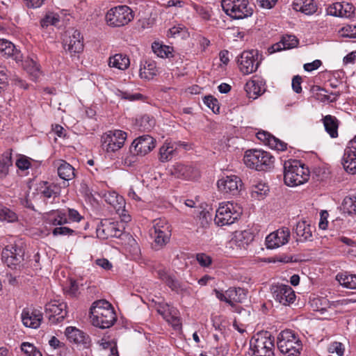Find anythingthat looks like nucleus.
Instances as JSON below:
<instances>
[{"instance_id": "obj_1", "label": "nucleus", "mask_w": 356, "mask_h": 356, "mask_svg": "<svg viewBox=\"0 0 356 356\" xmlns=\"http://www.w3.org/2000/svg\"><path fill=\"white\" fill-rule=\"evenodd\" d=\"M90 318L92 324L101 329L111 327L117 319L112 305L105 300H99L92 303L90 309Z\"/></svg>"}, {"instance_id": "obj_2", "label": "nucleus", "mask_w": 356, "mask_h": 356, "mask_svg": "<svg viewBox=\"0 0 356 356\" xmlns=\"http://www.w3.org/2000/svg\"><path fill=\"white\" fill-rule=\"evenodd\" d=\"M309 177L308 168L300 161H287L284 165V181L289 186H296L307 182Z\"/></svg>"}, {"instance_id": "obj_3", "label": "nucleus", "mask_w": 356, "mask_h": 356, "mask_svg": "<svg viewBox=\"0 0 356 356\" xmlns=\"http://www.w3.org/2000/svg\"><path fill=\"white\" fill-rule=\"evenodd\" d=\"M251 356H273L275 338L270 332L262 331L254 334L250 340Z\"/></svg>"}, {"instance_id": "obj_4", "label": "nucleus", "mask_w": 356, "mask_h": 356, "mask_svg": "<svg viewBox=\"0 0 356 356\" xmlns=\"http://www.w3.org/2000/svg\"><path fill=\"white\" fill-rule=\"evenodd\" d=\"M243 161L250 168L259 171H266L273 167L275 158L268 152L261 149H248Z\"/></svg>"}, {"instance_id": "obj_5", "label": "nucleus", "mask_w": 356, "mask_h": 356, "mask_svg": "<svg viewBox=\"0 0 356 356\" xmlns=\"http://www.w3.org/2000/svg\"><path fill=\"white\" fill-rule=\"evenodd\" d=\"M277 348L286 356H298L302 349L298 334L291 330L282 331L277 339Z\"/></svg>"}, {"instance_id": "obj_6", "label": "nucleus", "mask_w": 356, "mask_h": 356, "mask_svg": "<svg viewBox=\"0 0 356 356\" xmlns=\"http://www.w3.org/2000/svg\"><path fill=\"white\" fill-rule=\"evenodd\" d=\"M156 146L155 139L149 135H143L136 138L129 147L130 156L124 159V163L128 166L136 161L135 156H145Z\"/></svg>"}, {"instance_id": "obj_7", "label": "nucleus", "mask_w": 356, "mask_h": 356, "mask_svg": "<svg viewBox=\"0 0 356 356\" xmlns=\"http://www.w3.org/2000/svg\"><path fill=\"white\" fill-rule=\"evenodd\" d=\"M221 6L223 11L235 19L247 18L253 13L248 0H222Z\"/></svg>"}, {"instance_id": "obj_8", "label": "nucleus", "mask_w": 356, "mask_h": 356, "mask_svg": "<svg viewBox=\"0 0 356 356\" xmlns=\"http://www.w3.org/2000/svg\"><path fill=\"white\" fill-rule=\"evenodd\" d=\"M242 214V209L232 202L222 203L216 211L215 222L218 226L233 224Z\"/></svg>"}, {"instance_id": "obj_9", "label": "nucleus", "mask_w": 356, "mask_h": 356, "mask_svg": "<svg viewBox=\"0 0 356 356\" xmlns=\"http://www.w3.org/2000/svg\"><path fill=\"white\" fill-rule=\"evenodd\" d=\"M133 10L127 6H118L111 8L106 15V21L108 26L121 27L128 24L134 19Z\"/></svg>"}, {"instance_id": "obj_10", "label": "nucleus", "mask_w": 356, "mask_h": 356, "mask_svg": "<svg viewBox=\"0 0 356 356\" xmlns=\"http://www.w3.org/2000/svg\"><path fill=\"white\" fill-rule=\"evenodd\" d=\"M24 249L22 244H10L2 250L1 259L8 267L20 270L21 264L24 261Z\"/></svg>"}, {"instance_id": "obj_11", "label": "nucleus", "mask_w": 356, "mask_h": 356, "mask_svg": "<svg viewBox=\"0 0 356 356\" xmlns=\"http://www.w3.org/2000/svg\"><path fill=\"white\" fill-rule=\"evenodd\" d=\"M127 136V133L121 130L108 131L102 136L103 148L107 152H115L122 147Z\"/></svg>"}, {"instance_id": "obj_12", "label": "nucleus", "mask_w": 356, "mask_h": 356, "mask_svg": "<svg viewBox=\"0 0 356 356\" xmlns=\"http://www.w3.org/2000/svg\"><path fill=\"white\" fill-rule=\"evenodd\" d=\"M259 54L257 50L244 51L238 59V64L241 72L244 74L254 72L261 63L259 60Z\"/></svg>"}, {"instance_id": "obj_13", "label": "nucleus", "mask_w": 356, "mask_h": 356, "mask_svg": "<svg viewBox=\"0 0 356 356\" xmlns=\"http://www.w3.org/2000/svg\"><path fill=\"white\" fill-rule=\"evenodd\" d=\"M217 186L222 193L237 195L241 190L243 183L238 176L229 175L220 179L217 182Z\"/></svg>"}, {"instance_id": "obj_14", "label": "nucleus", "mask_w": 356, "mask_h": 356, "mask_svg": "<svg viewBox=\"0 0 356 356\" xmlns=\"http://www.w3.org/2000/svg\"><path fill=\"white\" fill-rule=\"evenodd\" d=\"M151 236L154 238V242L159 246L165 245L170 240L171 230L169 225L164 220L159 219L155 220L153 231Z\"/></svg>"}, {"instance_id": "obj_15", "label": "nucleus", "mask_w": 356, "mask_h": 356, "mask_svg": "<svg viewBox=\"0 0 356 356\" xmlns=\"http://www.w3.org/2000/svg\"><path fill=\"white\" fill-rule=\"evenodd\" d=\"M67 305L59 300H53L46 304L45 312L49 314L48 318L52 323L62 321L67 315Z\"/></svg>"}, {"instance_id": "obj_16", "label": "nucleus", "mask_w": 356, "mask_h": 356, "mask_svg": "<svg viewBox=\"0 0 356 356\" xmlns=\"http://www.w3.org/2000/svg\"><path fill=\"white\" fill-rule=\"evenodd\" d=\"M271 291L275 300L283 305L293 303L296 299L295 292L289 285L278 284L273 286Z\"/></svg>"}, {"instance_id": "obj_17", "label": "nucleus", "mask_w": 356, "mask_h": 356, "mask_svg": "<svg viewBox=\"0 0 356 356\" xmlns=\"http://www.w3.org/2000/svg\"><path fill=\"white\" fill-rule=\"evenodd\" d=\"M290 238V231L287 227L279 229L266 238V245L268 249H275L288 243Z\"/></svg>"}, {"instance_id": "obj_18", "label": "nucleus", "mask_w": 356, "mask_h": 356, "mask_svg": "<svg viewBox=\"0 0 356 356\" xmlns=\"http://www.w3.org/2000/svg\"><path fill=\"white\" fill-rule=\"evenodd\" d=\"M354 13V6L347 2H336L327 8V13L334 17L351 18Z\"/></svg>"}, {"instance_id": "obj_19", "label": "nucleus", "mask_w": 356, "mask_h": 356, "mask_svg": "<svg viewBox=\"0 0 356 356\" xmlns=\"http://www.w3.org/2000/svg\"><path fill=\"white\" fill-rule=\"evenodd\" d=\"M83 38L80 31L74 30L69 39L64 40L63 45L66 51H69L71 56L79 54L83 50Z\"/></svg>"}, {"instance_id": "obj_20", "label": "nucleus", "mask_w": 356, "mask_h": 356, "mask_svg": "<svg viewBox=\"0 0 356 356\" xmlns=\"http://www.w3.org/2000/svg\"><path fill=\"white\" fill-rule=\"evenodd\" d=\"M21 318L24 326L38 328L42 320V314L39 310L26 308L23 309Z\"/></svg>"}, {"instance_id": "obj_21", "label": "nucleus", "mask_w": 356, "mask_h": 356, "mask_svg": "<svg viewBox=\"0 0 356 356\" xmlns=\"http://www.w3.org/2000/svg\"><path fill=\"white\" fill-rule=\"evenodd\" d=\"M259 140L263 141L266 145H268L271 149L277 151H284L286 149L287 144L280 139L275 138L270 133L261 131H259L257 134Z\"/></svg>"}, {"instance_id": "obj_22", "label": "nucleus", "mask_w": 356, "mask_h": 356, "mask_svg": "<svg viewBox=\"0 0 356 356\" xmlns=\"http://www.w3.org/2000/svg\"><path fill=\"white\" fill-rule=\"evenodd\" d=\"M96 232L97 236L103 239L109 237H120L122 234V231L116 227L115 223L108 221L101 222V225H98Z\"/></svg>"}, {"instance_id": "obj_23", "label": "nucleus", "mask_w": 356, "mask_h": 356, "mask_svg": "<svg viewBox=\"0 0 356 356\" xmlns=\"http://www.w3.org/2000/svg\"><path fill=\"white\" fill-rule=\"evenodd\" d=\"M44 220L52 226L63 225L69 222L67 214L63 210H52L47 213Z\"/></svg>"}, {"instance_id": "obj_24", "label": "nucleus", "mask_w": 356, "mask_h": 356, "mask_svg": "<svg viewBox=\"0 0 356 356\" xmlns=\"http://www.w3.org/2000/svg\"><path fill=\"white\" fill-rule=\"evenodd\" d=\"M298 40L295 35H286L282 36L281 40L269 48L270 53H275L283 49H289L297 47Z\"/></svg>"}, {"instance_id": "obj_25", "label": "nucleus", "mask_w": 356, "mask_h": 356, "mask_svg": "<svg viewBox=\"0 0 356 356\" xmlns=\"http://www.w3.org/2000/svg\"><path fill=\"white\" fill-rule=\"evenodd\" d=\"M0 52L4 56L12 57L16 62L22 61V54L8 40H0Z\"/></svg>"}, {"instance_id": "obj_26", "label": "nucleus", "mask_w": 356, "mask_h": 356, "mask_svg": "<svg viewBox=\"0 0 356 356\" xmlns=\"http://www.w3.org/2000/svg\"><path fill=\"white\" fill-rule=\"evenodd\" d=\"M342 165L344 170L352 175L356 173V152L350 151V149H345L342 158Z\"/></svg>"}, {"instance_id": "obj_27", "label": "nucleus", "mask_w": 356, "mask_h": 356, "mask_svg": "<svg viewBox=\"0 0 356 356\" xmlns=\"http://www.w3.org/2000/svg\"><path fill=\"white\" fill-rule=\"evenodd\" d=\"M295 232L296 236L298 237L296 239L298 242H304L312 240V227L309 225L307 224L305 221H301L297 223Z\"/></svg>"}, {"instance_id": "obj_28", "label": "nucleus", "mask_w": 356, "mask_h": 356, "mask_svg": "<svg viewBox=\"0 0 356 356\" xmlns=\"http://www.w3.org/2000/svg\"><path fill=\"white\" fill-rule=\"evenodd\" d=\"M130 60L129 57L123 54H116L111 56L108 60V65L111 67H115L120 70H125L129 67Z\"/></svg>"}, {"instance_id": "obj_29", "label": "nucleus", "mask_w": 356, "mask_h": 356, "mask_svg": "<svg viewBox=\"0 0 356 356\" xmlns=\"http://www.w3.org/2000/svg\"><path fill=\"white\" fill-rule=\"evenodd\" d=\"M323 122L326 132L332 138L338 137L339 120L331 115H325L323 118Z\"/></svg>"}, {"instance_id": "obj_30", "label": "nucleus", "mask_w": 356, "mask_h": 356, "mask_svg": "<svg viewBox=\"0 0 356 356\" xmlns=\"http://www.w3.org/2000/svg\"><path fill=\"white\" fill-rule=\"evenodd\" d=\"M193 168L182 163H176L170 169L171 174L177 178L191 179L193 177Z\"/></svg>"}, {"instance_id": "obj_31", "label": "nucleus", "mask_w": 356, "mask_h": 356, "mask_svg": "<svg viewBox=\"0 0 356 356\" xmlns=\"http://www.w3.org/2000/svg\"><path fill=\"white\" fill-rule=\"evenodd\" d=\"M229 305L234 306L236 302H243L247 298L246 291L242 288H229L227 290Z\"/></svg>"}, {"instance_id": "obj_32", "label": "nucleus", "mask_w": 356, "mask_h": 356, "mask_svg": "<svg viewBox=\"0 0 356 356\" xmlns=\"http://www.w3.org/2000/svg\"><path fill=\"white\" fill-rule=\"evenodd\" d=\"M261 83L259 80H252L245 84V89L249 98L255 99L264 93L265 90L262 88Z\"/></svg>"}, {"instance_id": "obj_33", "label": "nucleus", "mask_w": 356, "mask_h": 356, "mask_svg": "<svg viewBox=\"0 0 356 356\" xmlns=\"http://www.w3.org/2000/svg\"><path fill=\"white\" fill-rule=\"evenodd\" d=\"M177 147L171 142H165L159 149V160L166 162L172 159L176 154Z\"/></svg>"}, {"instance_id": "obj_34", "label": "nucleus", "mask_w": 356, "mask_h": 356, "mask_svg": "<svg viewBox=\"0 0 356 356\" xmlns=\"http://www.w3.org/2000/svg\"><path fill=\"white\" fill-rule=\"evenodd\" d=\"M336 280L340 285L350 289H356V275L350 274L348 272L339 273Z\"/></svg>"}, {"instance_id": "obj_35", "label": "nucleus", "mask_w": 356, "mask_h": 356, "mask_svg": "<svg viewBox=\"0 0 356 356\" xmlns=\"http://www.w3.org/2000/svg\"><path fill=\"white\" fill-rule=\"evenodd\" d=\"M253 239L254 234L249 229L237 231L234 234V241L238 247L245 248L250 244Z\"/></svg>"}, {"instance_id": "obj_36", "label": "nucleus", "mask_w": 356, "mask_h": 356, "mask_svg": "<svg viewBox=\"0 0 356 356\" xmlns=\"http://www.w3.org/2000/svg\"><path fill=\"white\" fill-rule=\"evenodd\" d=\"M58 175L60 179L70 181L74 178V168L65 161H61L60 165L58 167Z\"/></svg>"}, {"instance_id": "obj_37", "label": "nucleus", "mask_w": 356, "mask_h": 356, "mask_svg": "<svg viewBox=\"0 0 356 356\" xmlns=\"http://www.w3.org/2000/svg\"><path fill=\"white\" fill-rule=\"evenodd\" d=\"M12 153L11 152H4L0 157V177L3 178L8 174L9 168L12 166Z\"/></svg>"}, {"instance_id": "obj_38", "label": "nucleus", "mask_w": 356, "mask_h": 356, "mask_svg": "<svg viewBox=\"0 0 356 356\" xmlns=\"http://www.w3.org/2000/svg\"><path fill=\"white\" fill-rule=\"evenodd\" d=\"M152 51L157 56L161 58L172 57V47L163 45L158 42H154L152 44Z\"/></svg>"}, {"instance_id": "obj_39", "label": "nucleus", "mask_w": 356, "mask_h": 356, "mask_svg": "<svg viewBox=\"0 0 356 356\" xmlns=\"http://www.w3.org/2000/svg\"><path fill=\"white\" fill-rule=\"evenodd\" d=\"M156 63L154 61H146L144 67L140 69V76L141 79L150 80L156 75Z\"/></svg>"}, {"instance_id": "obj_40", "label": "nucleus", "mask_w": 356, "mask_h": 356, "mask_svg": "<svg viewBox=\"0 0 356 356\" xmlns=\"http://www.w3.org/2000/svg\"><path fill=\"white\" fill-rule=\"evenodd\" d=\"M22 62L23 68L31 76L33 80H36L40 75V68L37 63L31 58H27Z\"/></svg>"}, {"instance_id": "obj_41", "label": "nucleus", "mask_w": 356, "mask_h": 356, "mask_svg": "<svg viewBox=\"0 0 356 356\" xmlns=\"http://www.w3.org/2000/svg\"><path fill=\"white\" fill-rule=\"evenodd\" d=\"M335 302H330L327 299L325 298H314L311 302V305L314 308V310L320 312L321 314H323L325 312H326L327 308H330L332 306H335Z\"/></svg>"}, {"instance_id": "obj_42", "label": "nucleus", "mask_w": 356, "mask_h": 356, "mask_svg": "<svg viewBox=\"0 0 356 356\" xmlns=\"http://www.w3.org/2000/svg\"><path fill=\"white\" fill-rule=\"evenodd\" d=\"M294 9L300 10L305 15H312L317 10V6L314 3V0H305L302 4L296 3Z\"/></svg>"}, {"instance_id": "obj_43", "label": "nucleus", "mask_w": 356, "mask_h": 356, "mask_svg": "<svg viewBox=\"0 0 356 356\" xmlns=\"http://www.w3.org/2000/svg\"><path fill=\"white\" fill-rule=\"evenodd\" d=\"M67 337L76 343H85L86 336L84 332L75 328L69 327L66 329Z\"/></svg>"}, {"instance_id": "obj_44", "label": "nucleus", "mask_w": 356, "mask_h": 356, "mask_svg": "<svg viewBox=\"0 0 356 356\" xmlns=\"http://www.w3.org/2000/svg\"><path fill=\"white\" fill-rule=\"evenodd\" d=\"M155 124L154 120L147 115L142 116L137 120V125L139 129L143 131L151 130Z\"/></svg>"}, {"instance_id": "obj_45", "label": "nucleus", "mask_w": 356, "mask_h": 356, "mask_svg": "<svg viewBox=\"0 0 356 356\" xmlns=\"http://www.w3.org/2000/svg\"><path fill=\"white\" fill-rule=\"evenodd\" d=\"M312 91L314 92H316V95H318V96L319 95V97H318L317 99H319L321 102H334L336 101V99H337V97L340 96V92H331L330 93L331 95L335 96V97L333 98V99H331L329 95L319 94L318 92H321V91H324L325 92H327V91L325 88H321V86H314L312 88Z\"/></svg>"}, {"instance_id": "obj_46", "label": "nucleus", "mask_w": 356, "mask_h": 356, "mask_svg": "<svg viewBox=\"0 0 356 356\" xmlns=\"http://www.w3.org/2000/svg\"><path fill=\"white\" fill-rule=\"evenodd\" d=\"M172 291L177 293H182L187 291L185 286L177 280L175 276H172L168 282L165 284Z\"/></svg>"}, {"instance_id": "obj_47", "label": "nucleus", "mask_w": 356, "mask_h": 356, "mask_svg": "<svg viewBox=\"0 0 356 356\" xmlns=\"http://www.w3.org/2000/svg\"><path fill=\"white\" fill-rule=\"evenodd\" d=\"M343 206L349 214L356 215V193L346 197L343 202Z\"/></svg>"}, {"instance_id": "obj_48", "label": "nucleus", "mask_w": 356, "mask_h": 356, "mask_svg": "<svg viewBox=\"0 0 356 356\" xmlns=\"http://www.w3.org/2000/svg\"><path fill=\"white\" fill-rule=\"evenodd\" d=\"M21 350L26 356H42L40 351L29 342L22 343Z\"/></svg>"}, {"instance_id": "obj_49", "label": "nucleus", "mask_w": 356, "mask_h": 356, "mask_svg": "<svg viewBox=\"0 0 356 356\" xmlns=\"http://www.w3.org/2000/svg\"><path fill=\"white\" fill-rule=\"evenodd\" d=\"M16 218H17V216L13 211H12L8 207L0 204V220H7L8 222H13V221L15 220Z\"/></svg>"}, {"instance_id": "obj_50", "label": "nucleus", "mask_w": 356, "mask_h": 356, "mask_svg": "<svg viewBox=\"0 0 356 356\" xmlns=\"http://www.w3.org/2000/svg\"><path fill=\"white\" fill-rule=\"evenodd\" d=\"M44 187L41 191V194L42 196L47 199L49 198H55L58 196V188L54 184L47 185V183H45Z\"/></svg>"}, {"instance_id": "obj_51", "label": "nucleus", "mask_w": 356, "mask_h": 356, "mask_svg": "<svg viewBox=\"0 0 356 356\" xmlns=\"http://www.w3.org/2000/svg\"><path fill=\"white\" fill-rule=\"evenodd\" d=\"M203 102L214 113H220V106L216 98L211 95L205 96L203 99Z\"/></svg>"}, {"instance_id": "obj_52", "label": "nucleus", "mask_w": 356, "mask_h": 356, "mask_svg": "<svg viewBox=\"0 0 356 356\" xmlns=\"http://www.w3.org/2000/svg\"><path fill=\"white\" fill-rule=\"evenodd\" d=\"M60 21L59 16L54 13H49L40 20V25L42 27H47L49 25L56 26Z\"/></svg>"}, {"instance_id": "obj_53", "label": "nucleus", "mask_w": 356, "mask_h": 356, "mask_svg": "<svg viewBox=\"0 0 356 356\" xmlns=\"http://www.w3.org/2000/svg\"><path fill=\"white\" fill-rule=\"evenodd\" d=\"M340 33L343 38L356 39V26L350 24L346 25L341 29Z\"/></svg>"}, {"instance_id": "obj_54", "label": "nucleus", "mask_w": 356, "mask_h": 356, "mask_svg": "<svg viewBox=\"0 0 356 356\" xmlns=\"http://www.w3.org/2000/svg\"><path fill=\"white\" fill-rule=\"evenodd\" d=\"M75 231L72 229H70L67 227H63V225H60V227H55L52 230V234L54 236H71L74 234Z\"/></svg>"}, {"instance_id": "obj_55", "label": "nucleus", "mask_w": 356, "mask_h": 356, "mask_svg": "<svg viewBox=\"0 0 356 356\" xmlns=\"http://www.w3.org/2000/svg\"><path fill=\"white\" fill-rule=\"evenodd\" d=\"M344 350H345V348H344L343 345L341 343L337 342V341H334V342L332 343L328 348V351L330 353H335L339 356L343 355Z\"/></svg>"}, {"instance_id": "obj_56", "label": "nucleus", "mask_w": 356, "mask_h": 356, "mask_svg": "<svg viewBox=\"0 0 356 356\" xmlns=\"http://www.w3.org/2000/svg\"><path fill=\"white\" fill-rule=\"evenodd\" d=\"M196 259L202 267H209L212 263L211 257L204 253L197 254Z\"/></svg>"}, {"instance_id": "obj_57", "label": "nucleus", "mask_w": 356, "mask_h": 356, "mask_svg": "<svg viewBox=\"0 0 356 356\" xmlns=\"http://www.w3.org/2000/svg\"><path fill=\"white\" fill-rule=\"evenodd\" d=\"M154 273L156 276L165 284H166L170 278L172 276V275H170L168 272L163 268L156 269Z\"/></svg>"}, {"instance_id": "obj_58", "label": "nucleus", "mask_w": 356, "mask_h": 356, "mask_svg": "<svg viewBox=\"0 0 356 356\" xmlns=\"http://www.w3.org/2000/svg\"><path fill=\"white\" fill-rule=\"evenodd\" d=\"M195 10L197 13V14L204 20H209L211 18V13L206 8L195 5L194 6Z\"/></svg>"}, {"instance_id": "obj_59", "label": "nucleus", "mask_w": 356, "mask_h": 356, "mask_svg": "<svg viewBox=\"0 0 356 356\" xmlns=\"http://www.w3.org/2000/svg\"><path fill=\"white\" fill-rule=\"evenodd\" d=\"M266 188V186L261 184L253 186L252 188V195L254 197V195H257V196L265 195L268 191Z\"/></svg>"}, {"instance_id": "obj_60", "label": "nucleus", "mask_w": 356, "mask_h": 356, "mask_svg": "<svg viewBox=\"0 0 356 356\" xmlns=\"http://www.w3.org/2000/svg\"><path fill=\"white\" fill-rule=\"evenodd\" d=\"M302 77L299 75L294 76L292 79V88L296 93L302 92Z\"/></svg>"}, {"instance_id": "obj_61", "label": "nucleus", "mask_w": 356, "mask_h": 356, "mask_svg": "<svg viewBox=\"0 0 356 356\" xmlns=\"http://www.w3.org/2000/svg\"><path fill=\"white\" fill-rule=\"evenodd\" d=\"M322 65L320 60H315L312 63H306L304 65V70L307 72H312L318 69Z\"/></svg>"}, {"instance_id": "obj_62", "label": "nucleus", "mask_w": 356, "mask_h": 356, "mask_svg": "<svg viewBox=\"0 0 356 356\" xmlns=\"http://www.w3.org/2000/svg\"><path fill=\"white\" fill-rule=\"evenodd\" d=\"M44 0H23L24 5L29 8H37L40 7Z\"/></svg>"}, {"instance_id": "obj_63", "label": "nucleus", "mask_w": 356, "mask_h": 356, "mask_svg": "<svg viewBox=\"0 0 356 356\" xmlns=\"http://www.w3.org/2000/svg\"><path fill=\"white\" fill-rule=\"evenodd\" d=\"M30 165V162L25 158H20L16 161V165L20 170H27Z\"/></svg>"}, {"instance_id": "obj_64", "label": "nucleus", "mask_w": 356, "mask_h": 356, "mask_svg": "<svg viewBox=\"0 0 356 356\" xmlns=\"http://www.w3.org/2000/svg\"><path fill=\"white\" fill-rule=\"evenodd\" d=\"M96 264L105 270H109L112 268L111 263L106 259H98L96 260Z\"/></svg>"}]
</instances>
